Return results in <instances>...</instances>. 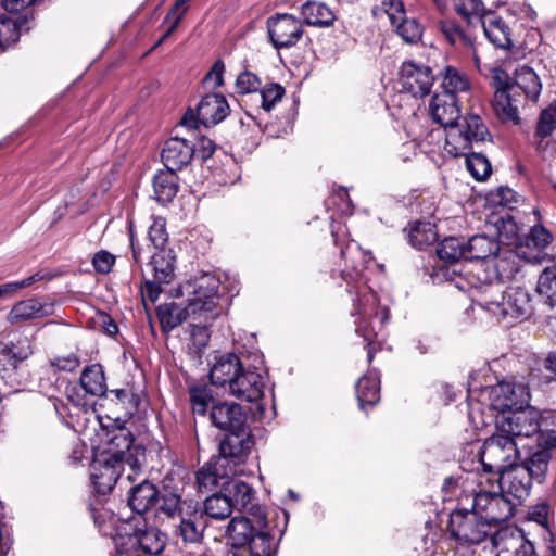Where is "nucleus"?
I'll return each instance as SVG.
<instances>
[{
	"mask_svg": "<svg viewBox=\"0 0 556 556\" xmlns=\"http://www.w3.org/2000/svg\"><path fill=\"white\" fill-rule=\"evenodd\" d=\"M227 495L233 509L239 511L248 509L254 498V490L244 481L229 478L223 490Z\"/></svg>",
	"mask_w": 556,
	"mask_h": 556,
	"instance_id": "obj_34",
	"label": "nucleus"
},
{
	"mask_svg": "<svg viewBox=\"0 0 556 556\" xmlns=\"http://www.w3.org/2000/svg\"><path fill=\"white\" fill-rule=\"evenodd\" d=\"M454 8L460 17L470 18L485 14L481 0H454Z\"/></svg>",
	"mask_w": 556,
	"mask_h": 556,
	"instance_id": "obj_55",
	"label": "nucleus"
},
{
	"mask_svg": "<svg viewBox=\"0 0 556 556\" xmlns=\"http://www.w3.org/2000/svg\"><path fill=\"white\" fill-rule=\"evenodd\" d=\"M31 353L30 341L26 337L18 339L16 342H11L9 345L1 346L2 357L8 359L11 365L28 358Z\"/></svg>",
	"mask_w": 556,
	"mask_h": 556,
	"instance_id": "obj_46",
	"label": "nucleus"
},
{
	"mask_svg": "<svg viewBox=\"0 0 556 556\" xmlns=\"http://www.w3.org/2000/svg\"><path fill=\"white\" fill-rule=\"evenodd\" d=\"M266 25L270 42L277 50L294 47L304 35L302 21L289 13H276L268 17Z\"/></svg>",
	"mask_w": 556,
	"mask_h": 556,
	"instance_id": "obj_14",
	"label": "nucleus"
},
{
	"mask_svg": "<svg viewBox=\"0 0 556 556\" xmlns=\"http://www.w3.org/2000/svg\"><path fill=\"white\" fill-rule=\"evenodd\" d=\"M79 364L80 361L74 353H71L66 356H59L51 361V365L53 367L64 371H73L79 366Z\"/></svg>",
	"mask_w": 556,
	"mask_h": 556,
	"instance_id": "obj_63",
	"label": "nucleus"
},
{
	"mask_svg": "<svg viewBox=\"0 0 556 556\" xmlns=\"http://www.w3.org/2000/svg\"><path fill=\"white\" fill-rule=\"evenodd\" d=\"M429 112L435 123L450 130L460 118L458 98L448 92H437L429 104Z\"/></svg>",
	"mask_w": 556,
	"mask_h": 556,
	"instance_id": "obj_21",
	"label": "nucleus"
},
{
	"mask_svg": "<svg viewBox=\"0 0 556 556\" xmlns=\"http://www.w3.org/2000/svg\"><path fill=\"white\" fill-rule=\"evenodd\" d=\"M20 23L17 20L12 17L0 15V47L3 45H10L18 39L17 28Z\"/></svg>",
	"mask_w": 556,
	"mask_h": 556,
	"instance_id": "obj_52",
	"label": "nucleus"
},
{
	"mask_svg": "<svg viewBox=\"0 0 556 556\" xmlns=\"http://www.w3.org/2000/svg\"><path fill=\"white\" fill-rule=\"evenodd\" d=\"M189 395L192 410L198 415H205L207 407L214 401L213 392L205 383H197L190 387Z\"/></svg>",
	"mask_w": 556,
	"mask_h": 556,
	"instance_id": "obj_43",
	"label": "nucleus"
},
{
	"mask_svg": "<svg viewBox=\"0 0 556 556\" xmlns=\"http://www.w3.org/2000/svg\"><path fill=\"white\" fill-rule=\"evenodd\" d=\"M556 127V102L544 109L536 125L535 134L541 138L548 137Z\"/></svg>",
	"mask_w": 556,
	"mask_h": 556,
	"instance_id": "obj_50",
	"label": "nucleus"
},
{
	"mask_svg": "<svg viewBox=\"0 0 556 556\" xmlns=\"http://www.w3.org/2000/svg\"><path fill=\"white\" fill-rule=\"evenodd\" d=\"M496 556H538L533 543L516 527H504L491 536Z\"/></svg>",
	"mask_w": 556,
	"mask_h": 556,
	"instance_id": "obj_15",
	"label": "nucleus"
},
{
	"mask_svg": "<svg viewBox=\"0 0 556 556\" xmlns=\"http://www.w3.org/2000/svg\"><path fill=\"white\" fill-rule=\"evenodd\" d=\"M148 237L156 251L166 249L165 245L168 240V235L165 227V220L163 218H156L149 227Z\"/></svg>",
	"mask_w": 556,
	"mask_h": 556,
	"instance_id": "obj_54",
	"label": "nucleus"
},
{
	"mask_svg": "<svg viewBox=\"0 0 556 556\" xmlns=\"http://www.w3.org/2000/svg\"><path fill=\"white\" fill-rule=\"evenodd\" d=\"M468 418L470 424L479 429L489 424L492 417L489 412H497L496 430L511 439L529 438L538 434L541 429V418L538 410L528 405L529 393L523 384L502 381L495 386L467 391Z\"/></svg>",
	"mask_w": 556,
	"mask_h": 556,
	"instance_id": "obj_1",
	"label": "nucleus"
},
{
	"mask_svg": "<svg viewBox=\"0 0 556 556\" xmlns=\"http://www.w3.org/2000/svg\"><path fill=\"white\" fill-rule=\"evenodd\" d=\"M225 72V64L222 60H217L210 72L205 75L203 83L207 88L216 89L224 84L223 75Z\"/></svg>",
	"mask_w": 556,
	"mask_h": 556,
	"instance_id": "obj_58",
	"label": "nucleus"
},
{
	"mask_svg": "<svg viewBox=\"0 0 556 556\" xmlns=\"http://www.w3.org/2000/svg\"><path fill=\"white\" fill-rule=\"evenodd\" d=\"M53 313V305L38 299H27L16 303L9 313L10 323H21L34 318H41Z\"/></svg>",
	"mask_w": 556,
	"mask_h": 556,
	"instance_id": "obj_30",
	"label": "nucleus"
},
{
	"mask_svg": "<svg viewBox=\"0 0 556 556\" xmlns=\"http://www.w3.org/2000/svg\"><path fill=\"white\" fill-rule=\"evenodd\" d=\"M94 523L104 534L113 538L117 553L126 556H154L165 547L164 535L152 527H147L141 518H131L125 521L118 520L115 532H108L100 521L101 516L92 511Z\"/></svg>",
	"mask_w": 556,
	"mask_h": 556,
	"instance_id": "obj_6",
	"label": "nucleus"
},
{
	"mask_svg": "<svg viewBox=\"0 0 556 556\" xmlns=\"http://www.w3.org/2000/svg\"><path fill=\"white\" fill-rule=\"evenodd\" d=\"M549 505L540 503L529 509L528 516L531 521L536 522L542 527H546L548 522Z\"/></svg>",
	"mask_w": 556,
	"mask_h": 556,
	"instance_id": "obj_62",
	"label": "nucleus"
},
{
	"mask_svg": "<svg viewBox=\"0 0 556 556\" xmlns=\"http://www.w3.org/2000/svg\"><path fill=\"white\" fill-rule=\"evenodd\" d=\"M194 156V144L180 137H170L164 143L161 159L164 166L170 170H180Z\"/></svg>",
	"mask_w": 556,
	"mask_h": 556,
	"instance_id": "obj_24",
	"label": "nucleus"
},
{
	"mask_svg": "<svg viewBox=\"0 0 556 556\" xmlns=\"http://www.w3.org/2000/svg\"><path fill=\"white\" fill-rule=\"evenodd\" d=\"M459 494L465 500L464 504L470 506L490 529L514 516L516 503L513 498L504 495L501 490L489 491L483 488L479 490L472 488L463 489Z\"/></svg>",
	"mask_w": 556,
	"mask_h": 556,
	"instance_id": "obj_7",
	"label": "nucleus"
},
{
	"mask_svg": "<svg viewBox=\"0 0 556 556\" xmlns=\"http://www.w3.org/2000/svg\"><path fill=\"white\" fill-rule=\"evenodd\" d=\"M39 279H40L39 275L36 274V275L29 276L28 278L23 279L21 281H14V282H8V283L0 285V298L7 296V295H12L17 290L27 288Z\"/></svg>",
	"mask_w": 556,
	"mask_h": 556,
	"instance_id": "obj_61",
	"label": "nucleus"
},
{
	"mask_svg": "<svg viewBox=\"0 0 556 556\" xmlns=\"http://www.w3.org/2000/svg\"><path fill=\"white\" fill-rule=\"evenodd\" d=\"M175 170H160L153 178V189L157 202H170L178 191V177Z\"/></svg>",
	"mask_w": 556,
	"mask_h": 556,
	"instance_id": "obj_37",
	"label": "nucleus"
},
{
	"mask_svg": "<svg viewBox=\"0 0 556 556\" xmlns=\"http://www.w3.org/2000/svg\"><path fill=\"white\" fill-rule=\"evenodd\" d=\"M115 256L108 251H99L92 257V265L96 271L100 274H108L114 265Z\"/></svg>",
	"mask_w": 556,
	"mask_h": 556,
	"instance_id": "obj_59",
	"label": "nucleus"
},
{
	"mask_svg": "<svg viewBox=\"0 0 556 556\" xmlns=\"http://www.w3.org/2000/svg\"><path fill=\"white\" fill-rule=\"evenodd\" d=\"M341 255L345 261V268L342 271V278L348 283L362 281L363 273L370 261L367 258V255L355 244H348L341 251Z\"/></svg>",
	"mask_w": 556,
	"mask_h": 556,
	"instance_id": "obj_29",
	"label": "nucleus"
},
{
	"mask_svg": "<svg viewBox=\"0 0 556 556\" xmlns=\"http://www.w3.org/2000/svg\"><path fill=\"white\" fill-rule=\"evenodd\" d=\"M253 445L252 437L248 428L227 433L219 443V455L225 458L229 468L237 469L243 464Z\"/></svg>",
	"mask_w": 556,
	"mask_h": 556,
	"instance_id": "obj_16",
	"label": "nucleus"
},
{
	"mask_svg": "<svg viewBox=\"0 0 556 556\" xmlns=\"http://www.w3.org/2000/svg\"><path fill=\"white\" fill-rule=\"evenodd\" d=\"M469 87L468 77L464 73L453 66L445 67L441 92H448L456 96L457 92L467 91Z\"/></svg>",
	"mask_w": 556,
	"mask_h": 556,
	"instance_id": "obj_44",
	"label": "nucleus"
},
{
	"mask_svg": "<svg viewBox=\"0 0 556 556\" xmlns=\"http://www.w3.org/2000/svg\"><path fill=\"white\" fill-rule=\"evenodd\" d=\"M519 458L516 441L497 430L484 441L479 452L483 471L493 476L516 464Z\"/></svg>",
	"mask_w": 556,
	"mask_h": 556,
	"instance_id": "obj_8",
	"label": "nucleus"
},
{
	"mask_svg": "<svg viewBox=\"0 0 556 556\" xmlns=\"http://www.w3.org/2000/svg\"><path fill=\"white\" fill-rule=\"evenodd\" d=\"M165 492H172L170 490L165 489L162 494H160L156 486L148 480L142 481L141 483L132 486L130 489L128 495V505L135 513L142 515L147 513L149 509L155 506L157 502H160V506L162 504V496ZM161 518L163 520L168 519L159 511Z\"/></svg>",
	"mask_w": 556,
	"mask_h": 556,
	"instance_id": "obj_25",
	"label": "nucleus"
},
{
	"mask_svg": "<svg viewBox=\"0 0 556 556\" xmlns=\"http://www.w3.org/2000/svg\"><path fill=\"white\" fill-rule=\"evenodd\" d=\"M498 227V236L502 240H506L508 244H520L519 227L510 215L501 218Z\"/></svg>",
	"mask_w": 556,
	"mask_h": 556,
	"instance_id": "obj_53",
	"label": "nucleus"
},
{
	"mask_svg": "<svg viewBox=\"0 0 556 556\" xmlns=\"http://www.w3.org/2000/svg\"><path fill=\"white\" fill-rule=\"evenodd\" d=\"M466 167L471 176L479 181L486 179L492 172L490 162L481 153H467Z\"/></svg>",
	"mask_w": 556,
	"mask_h": 556,
	"instance_id": "obj_47",
	"label": "nucleus"
},
{
	"mask_svg": "<svg viewBox=\"0 0 556 556\" xmlns=\"http://www.w3.org/2000/svg\"><path fill=\"white\" fill-rule=\"evenodd\" d=\"M433 81L434 77L430 67L413 62L403 63L400 71V84L406 92L414 97H424L429 93Z\"/></svg>",
	"mask_w": 556,
	"mask_h": 556,
	"instance_id": "obj_19",
	"label": "nucleus"
},
{
	"mask_svg": "<svg viewBox=\"0 0 556 556\" xmlns=\"http://www.w3.org/2000/svg\"><path fill=\"white\" fill-rule=\"evenodd\" d=\"M460 494L457 496V505L450 514L447 529L451 535L464 544H479L490 534L491 529L470 507L464 504Z\"/></svg>",
	"mask_w": 556,
	"mask_h": 556,
	"instance_id": "obj_9",
	"label": "nucleus"
},
{
	"mask_svg": "<svg viewBox=\"0 0 556 556\" xmlns=\"http://www.w3.org/2000/svg\"><path fill=\"white\" fill-rule=\"evenodd\" d=\"M552 457L551 452L538 447L519 463V466L523 467L534 481L542 483L545 480Z\"/></svg>",
	"mask_w": 556,
	"mask_h": 556,
	"instance_id": "obj_35",
	"label": "nucleus"
},
{
	"mask_svg": "<svg viewBox=\"0 0 556 556\" xmlns=\"http://www.w3.org/2000/svg\"><path fill=\"white\" fill-rule=\"evenodd\" d=\"M437 254L440 260L450 264L465 260V239L459 237L443 239L437 248Z\"/></svg>",
	"mask_w": 556,
	"mask_h": 556,
	"instance_id": "obj_41",
	"label": "nucleus"
},
{
	"mask_svg": "<svg viewBox=\"0 0 556 556\" xmlns=\"http://www.w3.org/2000/svg\"><path fill=\"white\" fill-rule=\"evenodd\" d=\"M79 381L80 387L86 393L93 396H101L105 394V378L101 365L93 364L87 366L83 370Z\"/></svg>",
	"mask_w": 556,
	"mask_h": 556,
	"instance_id": "obj_39",
	"label": "nucleus"
},
{
	"mask_svg": "<svg viewBox=\"0 0 556 556\" xmlns=\"http://www.w3.org/2000/svg\"><path fill=\"white\" fill-rule=\"evenodd\" d=\"M479 16L460 17H442L437 22V28L445 39V41L464 50H473L479 33Z\"/></svg>",
	"mask_w": 556,
	"mask_h": 556,
	"instance_id": "obj_12",
	"label": "nucleus"
},
{
	"mask_svg": "<svg viewBox=\"0 0 556 556\" xmlns=\"http://www.w3.org/2000/svg\"><path fill=\"white\" fill-rule=\"evenodd\" d=\"M110 394L114 396L112 400H116L122 405L127 415L132 416L137 412L140 397L130 388L111 390Z\"/></svg>",
	"mask_w": 556,
	"mask_h": 556,
	"instance_id": "obj_49",
	"label": "nucleus"
},
{
	"mask_svg": "<svg viewBox=\"0 0 556 556\" xmlns=\"http://www.w3.org/2000/svg\"><path fill=\"white\" fill-rule=\"evenodd\" d=\"M156 316L163 332L172 331L187 318L193 319V315L189 313L188 306L184 307L176 302L161 304L156 308Z\"/></svg>",
	"mask_w": 556,
	"mask_h": 556,
	"instance_id": "obj_33",
	"label": "nucleus"
},
{
	"mask_svg": "<svg viewBox=\"0 0 556 556\" xmlns=\"http://www.w3.org/2000/svg\"><path fill=\"white\" fill-rule=\"evenodd\" d=\"M218 280L208 274L186 286L189 295L187 306L194 320L201 317L207 319L212 315L218 300Z\"/></svg>",
	"mask_w": 556,
	"mask_h": 556,
	"instance_id": "obj_11",
	"label": "nucleus"
},
{
	"mask_svg": "<svg viewBox=\"0 0 556 556\" xmlns=\"http://www.w3.org/2000/svg\"><path fill=\"white\" fill-rule=\"evenodd\" d=\"M212 424L228 433L247 427V415L237 403L220 402L212 406L210 413Z\"/></svg>",
	"mask_w": 556,
	"mask_h": 556,
	"instance_id": "obj_22",
	"label": "nucleus"
},
{
	"mask_svg": "<svg viewBox=\"0 0 556 556\" xmlns=\"http://www.w3.org/2000/svg\"><path fill=\"white\" fill-rule=\"evenodd\" d=\"M233 510L224 491L206 497L201 508L199 502L182 498L178 492H165L162 496L160 513L174 528V533L185 543H201L207 527L205 516L216 520L228 518Z\"/></svg>",
	"mask_w": 556,
	"mask_h": 556,
	"instance_id": "obj_2",
	"label": "nucleus"
},
{
	"mask_svg": "<svg viewBox=\"0 0 556 556\" xmlns=\"http://www.w3.org/2000/svg\"><path fill=\"white\" fill-rule=\"evenodd\" d=\"M382 4L392 25H395L406 16L404 4L401 0H383Z\"/></svg>",
	"mask_w": 556,
	"mask_h": 556,
	"instance_id": "obj_60",
	"label": "nucleus"
},
{
	"mask_svg": "<svg viewBox=\"0 0 556 556\" xmlns=\"http://www.w3.org/2000/svg\"><path fill=\"white\" fill-rule=\"evenodd\" d=\"M285 89L279 84H269L265 86L257 94L261 106L264 111L269 112L275 104L282 99Z\"/></svg>",
	"mask_w": 556,
	"mask_h": 556,
	"instance_id": "obj_51",
	"label": "nucleus"
},
{
	"mask_svg": "<svg viewBox=\"0 0 556 556\" xmlns=\"http://www.w3.org/2000/svg\"><path fill=\"white\" fill-rule=\"evenodd\" d=\"M393 26L397 35L407 43H416L422 36V28L415 18L405 16Z\"/></svg>",
	"mask_w": 556,
	"mask_h": 556,
	"instance_id": "obj_48",
	"label": "nucleus"
},
{
	"mask_svg": "<svg viewBox=\"0 0 556 556\" xmlns=\"http://www.w3.org/2000/svg\"><path fill=\"white\" fill-rule=\"evenodd\" d=\"M247 510V517L252 519V525L257 530V532H269L267 515L263 507L251 504Z\"/></svg>",
	"mask_w": 556,
	"mask_h": 556,
	"instance_id": "obj_57",
	"label": "nucleus"
},
{
	"mask_svg": "<svg viewBox=\"0 0 556 556\" xmlns=\"http://www.w3.org/2000/svg\"><path fill=\"white\" fill-rule=\"evenodd\" d=\"M257 533L252 525V519L245 516L233 517L227 527L228 538L235 547L247 546Z\"/></svg>",
	"mask_w": 556,
	"mask_h": 556,
	"instance_id": "obj_36",
	"label": "nucleus"
},
{
	"mask_svg": "<svg viewBox=\"0 0 556 556\" xmlns=\"http://www.w3.org/2000/svg\"><path fill=\"white\" fill-rule=\"evenodd\" d=\"M494 99L493 110L503 123H520L518 108L526 100H539L542 84L536 73L529 66L518 67L514 79L510 80L503 71H495L493 75Z\"/></svg>",
	"mask_w": 556,
	"mask_h": 556,
	"instance_id": "obj_4",
	"label": "nucleus"
},
{
	"mask_svg": "<svg viewBox=\"0 0 556 556\" xmlns=\"http://www.w3.org/2000/svg\"><path fill=\"white\" fill-rule=\"evenodd\" d=\"M538 447L542 450H547L552 453L553 450H556V430H540L538 433Z\"/></svg>",
	"mask_w": 556,
	"mask_h": 556,
	"instance_id": "obj_64",
	"label": "nucleus"
},
{
	"mask_svg": "<svg viewBox=\"0 0 556 556\" xmlns=\"http://www.w3.org/2000/svg\"><path fill=\"white\" fill-rule=\"evenodd\" d=\"M237 473V469L229 468L225 458H213L201 467L195 476L200 492L223 491L229 478Z\"/></svg>",
	"mask_w": 556,
	"mask_h": 556,
	"instance_id": "obj_18",
	"label": "nucleus"
},
{
	"mask_svg": "<svg viewBox=\"0 0 556 556\" xmlns=\"http://www.w3.org/2000/svg\"><path fill=\"white\" fill-rule=\"evenodd\" d=\"M407 238L414 248L422 250L437 241L438 233L433 224L417 222L410 226Z\"/></svg>",
	"mask_w": 556,
	"mask_h": 556,
	"instance_id": "obj_40",
	"label": "nucleus"
},
{
	"mask_svg": "<svg viewBox=\"0 0 556 556\" xmlns=\"http://www.w3.org/2000/svg\"><path fill=\"white\" fill-rule=\"evenodd\" d=\"M249 556H276L277 543L269 532H258L248 544Z\"/></svg>",
	"mask_w": 556,
	"mask_h": 556,
	"instance_id": "obj_45",
	"label": "nucleus"
},
{
	"mask_svg": "<svg viewBox=\"0 0 556 556\" xmlns=\"http://www.w3.org/2000/svg\"><path fill=\"white\" fill-rule=\"evenodd\" d=\"M494 477H497L498 490L507 497L511 496L517 501H521L529 495L532 482L534 481L529 476V472L523 467H520L518 463Z\"/></svg>",
	"mask_w": 556,
	"mask_h": 556,
	"instance_id": "obj_17",
	"label": "nucleus"
},
{
	"mask_svg": "<svg viewBox=\"0 0 556 556\" xmlns=\"http://www.w3.org/2000/svg\"><path fill=\"white\" fill-rule=\"evenodd\" d=\"M536 292L547 305L556 306V266L543 270L538 280Z\"/></svg>",
	"mask_w": 556,
	"mask_h": 556,
	"instance_id": "obj_42",
	"label": "nucleus"
},
{
	"mask_svg": "<svg viewBox=\"0 0 556 556\" xmlns=\"http://www.w3.org/2000/svg\"><path fill=\"white\" fill-rule=\"evenodd\" d=\"M552 240V233L544 226L534 225L517 245L516 254L528 263L540 264L546 258L547 254L544 253V249Z\"/></svg>",
	"mask_w": 556,
	"mask_h": 556,
	"instance_id": "obj_20",
	"label": "nucleus"
},
{
	"mask_svg": "<svg viewBox=\"0 0 556 556\" xmlns=\"http://www.w3.org/2000/svg\"><path fill=\"white\" fill-rule=\"evenodd\" d=\"M301 16L303 25L314 27H329L336 21L334 12L325 3L319 1H306L301 5Z\"/></svg>",
	"mask_w": 556,
	"mask_h": 556,
	"instance_id": "obj_31",
	"label": "nucleus"
},
{
	"mask_svg": "<svg viewBox=\"0 0 556 556\" xmlns=\"http://www.w3.org/2000/svg\"><path fill=\"white\" fill-rule=\"evenodd\" d=\"M477 289V302L498 319H527L532 315V300L523 288L504 289L501 279L496 277L495 280L485 278Z\"/></svg>",
	"mask_w": 556,
	"mask_h": 556,
	"instance_id": "obj_5",
	"label": "nucleus"
},
{
	"mask_svg": "<svg viewBox=\"0 0 556 556\" xmlns=\"http://www.w3.org/2000/svg\"><path fill=\"white\" fill-rule=\"evenodd\" d=\"M227 393L241 401H257L264 393L263 377L253 369L242 367Z\"/></svg>",
	"mask_w": 556,
	"mask_h": 556,
	"instance_id": "obj_23",
	"label": "nucleus"
},
{
	"mask_svg": "<svg viewBox=\"0 0 556 556\" xmlns=\"http://www.w3.org/2000/svg\"><path fill=\"white\" fill-rule=\"evenodd\" d=\"M356 396L361 409L365 406H374L380 400L379 380L374 375H366L358 379L356 383Z\"/></svg>",
	"mask_w": 556,
	"mask_h": 556,
	"instance_id": "obj_38",
	"label": "nucleus"
},
{
	"mask_svg": "<svg viewBox=\"0 0 556 556\" xmlns=\"http://www.w3.org/2000/svg\"><path fill=\"white\" fill-rule=\"evenodd\" d=\"M242 367V362L238 355L233 353L224 354L213 364L210 370V380L212 384L223 388L227 392Z\"/></svg>",
	"mask_w": 556,
	"mask_h": 556,
	"instance_id": "obj_26",
	"label": "nucleus"
},
{
	"mask_svg": "<svg viewBox=\"0 0 556 556\" xmlns=\"http://www.w3.org/2000/svg\"><path fill=\"white\" fill-rule=\"evenodd\" d=\"M498 251L500 243L485 235L472 236L465 240V261L486 260L495 256Z\"/></svg>",
	"mask_w": 556,
	"mask_h": 556,
	"instance_id": "obj_32",
	"label": "nucleus"
},
{
	"mask_svg": "<svg viewBox=\"0 0 556 556\" xmlns=\"http://www.w3.org/2000/svg\"><path fill=\"white\" fill-rule=\"evenodd\" d=\"M229 113V105L223 94L211 93L203 97L197 108V116L205 127L224 121Z\"/></svg>",
	"mask_w": 556,
	"mask_h": 556,
	"instance_id": "obj_27",
	"label": "nucleus"
},
{
	"mask_svg": "<svg viewBox=\"0 0 556 556\" xmlns=\"http://www.w3.org/2000/svg\"><path fill=\"white\" fill-rule=\"evenodd\" d=\"M175 261L176 256L172 249H161L153 253L149 263L153 270V278L146 280L141 289L143 301L148 299L154 303L162 292V285H168L174 280Z\"/></svg>",
	"mask_w": 556,
	"mask_h": 556,
	"instance_id": "obj_13",
	"label": "nucleus"
},
{
	"mask_svg": "<svg viewBox=\"0 0 556 556\" xmlns=\"http://www.w3.org/2000/svg\"><path fill=\"white\" fill-rule=\"evenodd\" d=\"M131 431L124 426H116L106 431V447L100 455L99 472L91 475L92 482L99 493L110 492L121 478L127 465L136 472L144 460V448L134 443Z\"/></svg>",
	"mask_w": 556,
	"mask_h": 556,
	"instance_id": "obj_3",
	"label": "nucleus"
},
{
	"mask_svg": "<svg viewBox=\"0 0 556 556\" xmlns=\"http://www.w3.org/2000/svg\"><path fill=\"white\" fill-rule=\"evenodd\" d=\"M237 89L240 93H253L261 87L260 78L252 72H242L236 81Z\"/></svg>",
	"mask_w": 556,
	"mask_h": 556,
	"instance_id": "obj_56",
	"label": "nucleus"
},
{
	"mask_svg": "<svg viewBox=\"0 0 556 556\" xmlns=\"http://www.w3.org/2000/svg\"><path fill=\"white\" fill-rule=\"evenodd\" d=\"M479 28L483 29L485 37L497 48L509 50L513 47L509 28L505 22L493 13L479 16Z\"/></svg>",
	"mask_w": 556,
	"mask_h": 556,
	"instance_id": "obj_28",
	"label": "nucleus"
},
{
	"mask_svg": "<svg viewBox=\"0 0 556 556\" xmlns=\"http://www.w3.org/2000/svg\"><path fill=\"white\" fill-rule=\"evenodd\" d=\"M491 138L486 125L478 114L469 113L463 122L446 131L445 150L453 156L466 155L472 142H482Z\"/></svg>",
	"mask_w": 556,
	"mask_h": 556,
	"instance_id": "obj_10",
	"label": "nucleus"
}]
</instances>
